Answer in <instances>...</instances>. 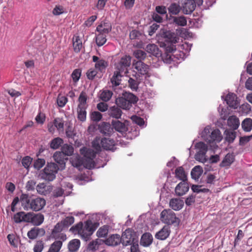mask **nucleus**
Segmentation results:
<instances>
[{
	"label": "nucleus",
	"instance_id": "nucleus-27",
	"mask_svg": "<svg viewBox=\"0 0 252 252\" xmlns=\"http://www.w3.org/2000/svg\"><path fill=\"white\" fill-rule=\"evenodd\" d=\"M240 125L239 119L236 116H231L227 119V125L234 130L237 129Z\"/></svg>",
	"mask_w": 252,
	"mask_h": 252
},
{
	"label": "nucleus",
	"instance_id": "nucleus-10",
	"mask_svg": "<svg viewBox=\"0 0 252 252\" xmlns=\"http://www.w3.org/2000/svg\"><path fill=\"white\" fill-rule=\"evenodd\" d=\"M133 66L134 68L140 74L146 75V77L150 76L149 73V66L142 61H139L133 63Z\"/></svg>",
	"mask_w": 252,
	"mask_h": 252
},
{
	"label": "nucleus",
	"instance_id": "nucleus-18",
	"mask_svg": "<svg viewBox=\"0 0 252 252\" xmlns=\"http://www.w3.org/2000/svg\"><path fill=\"white\" fill-rule=\"evenodd\" d=\"M121 242V236L119 234H112L104 241V243L109 246H116Z\"/></svg>",
	"mask_w": 252,
	"mask_h": 252
},
{
	"label": "nucleus",
	"instance_id": "nucleus-61",
	"mask_svg": "<svg viewBox=\"0 0 252 252\" xmlns=\"http://www.w3.org/2000/svg\"><path fill=\"white\" fill-rule=\"evenodd\" d=\"M45 164V159L42 158H38L34 161L33 166L35 169L39 170Z\"/></svg>",
	"mask_w": 252,
	"mask_h": 252
},
{
	"label": "nucleus",
	"instance_id": "nucleus-26",
	"mask_svg": "<svg viewBox=\"0 0 252 252\" xmlns=\"http://www.w3.org/2000/svg\"><path fill=\"white\" fill-rule=\"evenodd\" d=\"M113 129L114 128L116 131L123 133L126 130V127L125 124L119 120H113L112 122Z\"/></svg>",
	"mask_w": 252,
	"mask_h": 252
},
{
	"label": "nucleus",
	"instance_id": "nucleus-14",
	"mask_svg": "<svg viewBox=\"0 0 252 252\" xmlns=\"http://www.w3.org/2000/svg\"><path fill=\"white\" fill-rule=\"evenodd\" d=\"M195 7L196 3L194 0H186L183 5V12L185 14H190Z\"/></svg>",
	"mask_w": 252,
	"mask_h": 252
},
{
	"label": "nucleus",
	"instance_id": "nucleus-47",
	"mask_svg": "<svg viewBox=\"0 0 252 252\" xmlns=\"http://www.w3.org/2000/svg\"><path fill=\"white\" fill-rule=\"evenodd\" d=\"M173 20L174 23L180 26H185L187 23V19L184 16L174 17Z\"/></svg>",
	"mask_w": 252,
	"mask_h": 252
},
{
	"label": "nucleus",
	"instance_id": "nucleus-9",
	"mask_svg": "<svg viewBox=\"0 0 252 252\" xmlns=\"http://www.w3.org/2000/svg\"><path fill=\"white\" fill-rule=\"evenodd\" d=\"M121 239V243L125 246L131 244L136 240L134 238V235L132 233V230L129 228L126 229L123 233Z\"/></svg>",
	"mask_w": 252,
	"mask_h": 252
},
{
	"label": "nucleus",
	"instance_id": "nucleus-1",
	"mask_svg": "<svg viewBox=\"0 0 252 252\" xmlns=\"http://www.w3.org/2000/svg\"><path fill=\"white\" fill-rule=\"evenodd\" d=\"M20 201L24 210H32L35 212L42 209L46 204V201L44 198L32 197L25 193H22L20 196Z\"/></svg>",
	"mask_w": 252,
	"mask_h": 252
},
{
	"label": "nucleus",
	"instance_id": "nucleus-12",
	"mask_svg": "<svg viewBox=\"0 0 252 252\" xmlns=\"http://www.w3.org/2000/svg\"><path fill=\"white\" fill-rule=\"evenodd\" d=\"M189 190V185L187 182H181L176 187L175 192L177 195L181 196L185 194Z\"/></svg>",
	"mask_w": 252,
	"mask_h": 252
},
{
	"label": "nucleus",
	"instance_id": "nucleus-54",
	"mask_svg": "<svg viewBox=\"0 0 252 252\" xmlns=\"http://www.w3.org/2000/svg\"><path fill=\"white\" fill-rule=\"evenodd\" d=\"M82 70L80 68L75 69L71 74V77L74 82H78L81 77Z\"/></svg>",
	"mask_w": 252,
	"mask_h": 252
},
{
	"label": "nucleus",
	"instance_id": "nucleus-7",
	"mask_svg": "<svg viewBox=\"0 0 252 252\" xmlns=\"http://www.w3.org/2000/svg\"><path fill=\"white\" fill-rule=\"evenodd\" d=\"M59 167L57 164L53 162L48 163L43 170V178L48 181H52L56 178Z\"/></svg>",
	"mask_w": 252,
	"mask_h": 252
},
{
	"label": "nucleus",
	"instance_id": "nucleus-23",
	"mask_svg": "<svg viewBox=\"0 0 252 252\" xmlns=\"http://www.w3.org/2000/svg\"><path fill=\"white\" fill-rule=\"evenodd\" d=\"M153 236L150 233H145L141 238L140 244L144 247L149 246L153 242Z\"/></svg>",
	"mask_w": 252,
	"mask_h": 252
},
{
	"label": "nucleus",
	"instance_id": "nucleus-62",
	"mask_svg": "<svg viewBox=\"0 0 252 252\" xmlns=\"http://www.w3.org/2000/svg\"><path fill=\"white\" fill-rule=\"evenodd\" d=\"M22 218V211H21L15 214L12 217V219L16 223H20L23 222Z\"/></svg>",
	"mask_w": 252,
	"mask_h": 252
},
{
	"label": "nucleus",
	"instance_id": "nucleus-58",
	"mask_svg": "<svg viewBox=\"0 0 252 252\" xmlns=\"http://www.w3.org/2000/svg\"><path fill=\"white\" fill-rule=\"evenodd\" d=\"M100 241V240L97 239L95 241H93L91 242L88 245V249L89 250L93 251L96 250L98 249V246L100 244V243H99V241Z\"/></svg>",
	"mask_w": 252,
	"mask_h": 252
},
{
	"label": "nucleus",
	"instance_id": "nucleus-15",
	"mask_svg": "<svg viewBox=\"0 0 252 252\" xmlns=\"http://www.w3.org/2000/svg\"><path fill=\"white\" fill-rule=\"evenodd\" d=\"M115 146V142L113 139L106 137L101 139V146L103 149L114 151L116 149Z\"/></svg>",
	"mask_w": 252,
	"mask_h": 252
},
{
	"label": "nucleus",
	"instance_id": "nucleus-20",
	"mask_svg": "<svg viewBox=\"0 0 252 252\" xmlns=\"http://www.w3.org/2000/svg\"><path fill=\"white\" fill-rule=\"evenodd\" d=\"M44 220V217L42 214H34L32 212L30 223L34 225L38 226L43 223Z\"/></svg>",
	"mask_w": 252,
	"mask_h": 252
},
{
	"label": "nucleus",
	"instance_id": "nucleus-2",
	"mask_svg": "<svg viewBox=\"0 0 252 252\" xmlns=\"http://www.w3.org/2000/svg\"><path fill=\"white\" fill-rule=\"evenodd\" d=\"M70 230L73 233H77L82 239L87 241L94 231L95 228L91 221H87L84 226L82 222H80L71 227Z\"/></svg>",
	"mask_w": 252,
	"mask_h": 252
},
{
	"label": "nucleus",
	"instance_id": "nucleus-42",
	"mask_svg": "<svg viewBox=\"0 0 252 252\" xmlns=\"http://www.w3.org/2000/svg\"><path fill=\"white\" fill-rule=\"evenodd\" d=\"M242 127L245 131H250L252 129V119H245L242 123Z\"/></svg>",
	"mask_w": 252,
	"mask_h": 252
},
{
	"label": "nucleus",
	"instance_id": "nucleus-36",
	"mask_svg": "<svg viewBox=\"0 0 252 252\" xmlns=\"http://www.w3.org/2000/svg\"><path fill=\"white\" fill-rule=\"evenodd\" d=\"M80 246V241L79 239H74L71 240L68 244V250L77 252Z\"/></svg>",
	"mask_w": 252,
	"mask_h": 252
},
{
	"label": "nucleus",
	"instance_id": "nucleus-49",
	"mask_svg": "<svg viewBox=\"0 0 252 252\" xmlns=\"http://www.w3.org/2000/svg\"><path fill=\"white\" fill-rule=\"evenodd\" d=\"M108 233V227L104 225L100 227L96 232V235L98 237H105Z\"/></svg>",
	"mask_w": 252,
	"mask_h": 252
},
{
	"label": "nucleus",
	"instance_id": "nucleus-53",
	"mask_svg": "<svg viewBox=\"0 0 252 252\" xmlns=\"http://www.w3.org/2000/svg\"><path fill=\"white\" fill-rule=\"evenodd\" d=\"M134 56L139 61L144 60L146 57V53L141 50H136L133 53Z\"/></svg>",
	"mask_w": 252,
	"mask_h": 252
},
{
	"label": "nucleus",
	"instance_id": "nucleus-60",
	"mask_svg": "<svg viewBox=\"0 0 252 252\" xmlns=\"http://www.w3.org/2000/svg\"><path fill=\"white\" fill-rule=\"evenodd\" d=\"M97 73V72L95 68H90L86 72V76L88 79L92 80L94 78Z\"/></svg>",
	"mask_w": 252,
	"mask_h": 252
},
{
	"label": "nucleus",
	"instance_id": "nucleus-64",
	"mask_svg": "<svg viewBox=\"0 0 252 252\" xmlns=\"http://www.w3.org/2000/svg\"><path fill=\"white\" fill-rule=\"evenodd\" d=\"M28 237L29 239L34 240L37 237L36 227L32 228L27 233Z\"/></svg>",
	"mask_w": 252,
	"mask_h": 252
},
{
	"label": "nucleus",
	"instance_id": "nucleus-57",
	"mask_svg": "<svg viewBox=\"0 0 252 252\" xmlns=\"http://www.w3.org/2000/svg\"><path fill=\"white\" fill-rule=\"evenodd\" d=\"M196 147L199 149V152L206 154L208 151V146L203 142H199L196 144Z\"/></svg>",
	"mask_w": 252,
	"mask_h": 252
},
{
	"label": "nucleus",
	"instance_id": "nucleus-8",
	"mask_svg": "<svg viewBox=\"0 0 252 252\" xmlns=\"http://www.w3.org/2000/svg\"><path fill=\"white\" fill-rule=\"evenodd\" d=\"M210 128L209 127H206L203 131L202 136L204 137L206 141L210 143L214 141L220 142L222 139L220 130L218 129H214L208 137L207 134L210 133Z\"/></svg>",
	"mask_w": 252,
	"mask_h": 252
},
{
	"label": "nucleus",
	"instance_id": "nucleus-4",
	"mask_svg": "<svg viewBox=\"0 0 252 252\" xmlns=\"http://www.w3.org/2000/svg\"><path fill=\"white\" fill-rule=\"evenodd\" d=\"M162 36L165 38V42H166L167 44H169L166 47V51L172 53L175 51L176 48L173 44L177 43L179 39L175 33L170 31H166L163 32Z\"/></svg>",
	"mask_w": 252,
	"mask_h": 252
},
{
	"label": "nucleus",
	"instance_id": "nucleus-43",
	"mask_svg": "<svg viewBox=\"0 0 252 252\" xmlns=\"http://www.w3.org/2000/svg\"><path fill=\"white\" fill-rule=\"evenodd\" d=\"M63 143V140L60 137L54 138L50 143V147L51 149L56 150L58 149Z\"/></svg>",
	"mask_w": 252,
	"mask_h": 252
},
{
	"label": "nucleus",
	"instance_id": "nucleus-51",
	"mask_svg": "<svg viewBox=\"0 0 252 252\" xmlns=\"http://www.w3.org/2000/svg\"><path fill=\"white\" fill-rule=\"evenodd\" d=\"M54 125L59 131H63L64 121L62 119L57 118L54 120Z\"/></svg>",
	"mask_w": 252,
	"mask_h": 252
},
{
	"label": "nucleus",
	"instance_id": "nucleus-29",
	"mask_svg": "<svg viewBox=\"0 0 252 252\" xmlns=\"http://www.w3.org/2000/svg\"><path fill=\"white\" fill-rule=\"evenodd\" d=\"M100 131L105 135H110L113 131V127H111L109 124L103 122L100 126Z\"/></svg>",
	"mask_w": 252,
	"mask_h": 252
},
{
	"label": "nucleus",
	"instance_id": "nucleus-37",
	"mask_svg": "<svg viewBox=\"0 0 252 252\" xmlns=\"http://www.w3.org/2000/svg\"><path fill=\"white\" fill-rule=\"evenodd\" d=\"M87 107H77V118L81 122H84L86 119Z\"/></svg>",
	"mask_w": 252,
	"mask_h": 252
},
{
	"label": "nucleus",
	"instance_id": "nucleus-48",
	"mask_svg": "<svg viewBox=\"0 0 252 252\" xmlns=\"http://www.w3.org/2000/svg\"><path fill=\"white\" fill-rule=\"evenodd\" d=\"M101 139L100 137H96L92 142L93 147L98 152L101 151Z\"/></svg>",
	"mask_w": 252,
	"mask_h": 252
},
{
	"label": "nucleus",
	"instance_id": "nucleus-30",
	"mask_svg": "<svg viewBox=\"0 0 252 252\" xmlns=\"http://www.w3.org/2000/svg\"><path fill=\"white\" fill-rule=\"evenodd\" d=\"M234 157L232 154H227L223 159L220 163L221 167H228L234 161Z\"/></svg>",
	"mask_w": 252,
	"mask_h": 252
},
{
	"label": "nucleus",
	"instance_id": "nucleus-6",
	"mask_svg": "<svg viewBox=\"0 0 252 252\" xmlns=\"http://www.w3.org/2000/svg\"><path fill=\"white\" fill-rule=\"evenodd\" d=\"M131 58L129 55H124L121 58L118 62L115 63V69L123 72L124 74L128 73V68L131 64Z\"/></svg>",
	"mask_w": 252,
	"mask_h": 252
},
{
	"label": "nucleus",
	"instance_id": "nucleus-52",
	"mask_svg": "<svg viewBox=\"0 0 252 252\" xmlns=\"http://www.w3.org/2000/svg\"><path fill=\"white\" fill-rule=\"evenodd\" d=\"M63 227L62 224H61V222L60 223H57L53 229L52 230L51 236L55 239H57V234L62 231Z\"/></svg>",
	"mask_w": 252,
	"mask_h": 252
},
{
	"label": "nucleus",
	"instance_id": "nucleus-41",
	"mask_svg": "<svg viewBox=\"0 0 252 252\" xmlns=\"http://www.w3.org/2000/svg\"><path fill=\"white\" fill-rule=\"evenodd\" d=\"M169 13L172 15H177L181 10V7L179 4L172 3L168 8Z\"/></svg>",
	"mask_w": 252,
	"mask_h": 252
},
{
	"label": "nucleus",
	"instance_id": "nucleus-31",
	"mask_svg": "<svg viewBox=\"0 0 252 252\" xmlns=\"http://www.w3.org/2000/svg\"><path fill=\"white\" fill-rule=\"evenodd\" d=\"M62 246V241L56 240L50 245L49 250L47 252H60Z\"/></svg>",
	"mask_w": 252,
	"mask_h": 252
},
{
	"label": "nucleus",
	"instance_id": "nucleus-50",
	"mask_svg": "<svg viewBox=\"0 0 252 252\" xmlns=\"http://www.w3.org/2000/svg\"><path fill=\"white\" fill-rule=\"evenodd\" d=\"M74 222V218L72 216H68L66 217L64 220L61 221L63 227H68Z\"/></svg>",
	"mask_w": 252,
	"mask_h": 252
},
{
	"label": "nucleus",
	"instance_id": "nucleus-63",
	"mask_svg": "<svg viewBox=\"0 0 252 252\" xmlns=\"http://www.w3.org/2000/svg\"><path fill=\"white\" fill-rule=\"evenodd\" d=\"M32 161V158L29 156H27L22 159V164L25 168H28L31 165Z\"/></svg>",
	"mask_w": 252,
	"mask_h": 252
},
{
	"label": "nucleus",
	"instance_id": "nucleus-13",
	"mask_svg": "<svg viewBox=\"0 0 252 252\" xmlns=\"http://www.w3.org/2000/svg\"><path fill=\"white\" fill-rule=\"evenodd\" d=\"M93 61L95 63V68L100 72L104 71L108 65V63L107 61L103 59H99L98 57L95 56L93 57Z\"/></svg>",
	"mask_w": 252,
	"mask_h": 252
},
{
	"label": "nucleus",
	"instance_id": "nucleus-19",
	"mask_svg": "<svg viewBox=\"0 0 252 252\" xmlns=\"http://www.w3.org/2000/svg\"><path fill=\"white\" fill-rule=\"evenodd\" d=\"M112 30V25L110 22H101V23L97 26L96 31L101 33L105 34H108Z\"/></svg>",
	"mask_w": 252,
	"mask_h": 252
},
{
	"label": "nucleus",
	"instance_id": "nucleus-46",
	"mask_svg": "<svg viewBox=\"0 0 252 252\" xmlns=\"http://www.w3.org/2000/svg\"><path fill=\"white\" fill-rule=\"evenodd\" d=\"M87 96L85 92L82 91L79 96L78 107H87Z\"/></svg>",
	"mask_w": 252,
	"mask_h": 252
},
{
	"label": "nucleus",
	"instance_id": "nucleus-59",
	"mask_svg": "<svg viewBox=\"0 0 252 252\" xmlns=\"http://www.w3.org/2000/svg\"><path fill=\"white\" fill-rule=\"evenodd\" d=\"M44 244L42 241H37L33 248L34 252H41L44 248Z\"/></svg>",
	"mask_w": 252,
	"mask_h": 252
},
{
	"label": "nucleus",
	"instance_id": "nucleus-35",
	"mask_svg": "<svg viewBox=\"0 0 252 252\" xmlns=\"http://www.w3.org/2000/svg\"><path fill=\"white\" fill-rule=\"evenodd\" d=\"M73 47L75 53H79L82 47V43L79 36L73 37Z\"/></svg>",
	"mask_w": 252,
	"mask_h": 252
},
{
	"label": "nucleus",
	"instance_id": "nucleus-39",
	"mask_svg": "<svg viewBox=\"0 0 252 252\" xmlns=\"http://www.w3.org/2000/svg\"><path fill=\"white\" fill-rule=\"evenodd\" d=\"M224 134L225 135V140L229 143H232L236 136V132L231 130H225Z\"/></svg>",
	"mask_w": 252,
	"mask_h": 252
},
{
	"label": "nucleus",
	"instance_id": "nucleus-34",
	"mask_svg": "<svg viewBox=\"0 0 252 252\" xmlns=\"http://www.w3.org/2000/svg\"><path fill=\"white\" fill-rule=\"evenodd\" d=\"M113 94L112 91L104 90L100 92L99 98L104 102H107L111 99Z\"/></svg>",
	"mask_w": 252,
	"mask_h": 252
},
{
	"label": "nucleus",
	"instance_id": "nucleus-3",
	"mask_svg": "<svg viewBox=\"0 0 252 252\" xmlns=\"http://www.w3.org/2000/svg\"><path fill=\"white\" fill-rule=\"evenodd\" d=\"M80 153L84 155L82 158L83 166L89 169L94 168L95 165L94 159L96 153L91 149L83 147L80 149Z\"/></svg>",
	"mask_w": 252,
	"mask_h": 252
},
{
	"label": "nucleus",
	"instance_id": "nucleus-28",
	"mask_svg": "<svg viewBox=\"0 0 252 252\" xmlns=\"http://www.w3.org/2000/svg\"><path fill=\"white\" fill-rule=\"evenodd\" d=\"M175 177L182 180V182L187 181V177L183 167H177L175 171Z\"/></svg>",
	"mask_w": 252,
	"mask_h": 252
},
{
	"label": "nucleus",
	"instance_id": "nucleus-24",
	"mask_svg": "<svg viewBox=\"0 0 252 252\" xmlns=\"http://www.w3.org/2000/svg\"><path fill=\"white\" fill-rule=\"evenodd\" d=\"M123 72H121L120 71L116 70L113 76L111 78V82L112 84L115 86H119L121 81V78L124 75Z\"/></svg>",
	"mask_w": 252,
	"mask_h": 252
},
{
	"label": "nucleus",
	"instance_id": "nucleus-32",
	"mask_svg": "<svg viewBox=\"0 0 252 252\" xmlns=\"http://www.w3.org/2000/svg\"><path fill=\"white\" fill-rule=\"evenodd\" d=\"M70 162L73 166L78 168L79 170L83 164L82 158L78 155L73 156L70 159Z\"/></svg>",
	"mask_w": 252,
	"mask_h": 252
},
{
	"label": "nucleus",
	"instance_id": "nucleus-33",
	"mask_svg": "<svg viewBox=\"0 0 252 252\" xmlns=\"http://www.w3.org/2000/svg\"><path fill=\"white\" fill-rule=\"evenodd\" d=\"M123 96L129 104L132 105V104L136 103L138 100V97L131 93L125 92L123 94Z\"/></svg>",
	"mask_w": 252,
	"mask_h": 252
},
{
	"label": "nucleus",
	"instance_id": "nucleus-45",
	"mask_svg": "<svg viewBox=\"0 0 252 252\" xmlns=\"http://www.w3.org/2000/svg\"><path fill=\"white\" fill-rule=\"evenodd\" d=\"M74 152V149L72 146L67 144H64L62 147V151L66 157L67 156H71Z\"/></svg>",
	"mask_w": 252,
	"mask_h": 252
},
{
	"label": "nucleus",
	"instance_id": "nucleus-38",
	"mask_svg": "<svg viewBox=\"0 0 252 252\" xmlns=\"http://www.w3.org/2000/svg\"><path fill=\"white\" fill-rule=\"evenodd\" d=\"M203 170L200 166H195L191 171L192 178L198 180L202 175Z\"/></svg>",
	"mask_w": 252,
	"mask_h": 252
},
{
	"label": "nucleus",
	"instance_id": "nucleus-44",
	"mask_svg": "<svg viewBox=\"0 0 252 252\" xmlns=\"http://www.w3.org/2000/svg\"><path fill=\"white\" fill-rule=\"evenodd\" d=\"M106 34H105L98 32L96 36L95 41L98 46L103 45L106 43Z\"/></svg>",
	"mask_w": 252,
	"mask_h": 252
},
{
	"label": "nucleus",
	"instance_id": "nucleus-22",
	"mask_svg": "<svg viewBox=\"0 0 252 252\" xmlns=\"http://www.w3.org/2000/svg\"><path fill=\"white\" fill-rule=\"evenodd\" d=\"M170 207L175 211L181 210L184 206V201L179 198H172L169 202Z\"/></svg>",
	"mask_w": 252,
	"mask_h": 252
},
{
	"label": "nucleus",
	"instance_id": "nucleus-5",
	"mask_svg": "<svg viewBox=\"0 0 252 252\" xmlns=\"http://www.w3.org/2000/svg\"><path fill=\"white\" fill-rule=\"evenodd\" d=\"M161 221L167 224H178L179 220L174 212L170 209H164L160 213Z\"/></svg>",
	"mask_w": 252,
	"mask_h": 252
},
{
	"label": "nucleus",
	"instance_id": "nucleus-55",
	"mask_svg": "<svg viewBox=\"0 0 252 252\" xmlns=\"http://www.w3.org/2000/svg\"><path fill=\"white\" fill-rule=\"evenodd\" d=\"M90 118L93 121L97 122L101 120L102 115L98 111H94L91 113Z\"/></svg>",
	"mask_w": 252,
	"mask_h": 252
},
{
	"label": "nucleus",
	"instance_id": "nucleus-56",
	"mask_svg": "<svg viewBox=\"0 0 252 252\" xmlns=\"http://www.w3.org/2000/svg\"><path fill=\"white\" fill-rule=\"evenodd\" d=\"M46 186L44 183H40L36 186V190L38 193L43 195L47 194L48 191L46 189Z\"/></svg>",
	"mask_w": 252,
	"mask_h": 252
},
{
	"label": "nucleus",
	"instance_id": "nucleus-11",
	"mask_svg": "<svg viewBox=\"0 0 252 252\" xmlns=\"http://www.w3.org/2000/svg\"><path fill=\"white\" fill-rule=\"evenodd\" d=\"M227 104L234 109H236L239 105L238 97L236 94L233 93H229L225 98Z\"/></svg>",
	"mask_w": 252,
	"mask_h": 252
},
{
	"label": "nucleus",
	"instance_id": "nucleus-16",
	"mask_svg": "<svg viewBox=\"0 0 252 252\" xmlns=\"http://www.w3.org/2000/svg\"><path fill=\"white\" fill-rule=\"evenodd\" d=\"M171 232L170 228L168 225H164L155 234V238L160 240H164L168 237Z\"/></svg>",
	"mask_w": 252,
	"mask_h": 252
},
{
	"label": "nucleus",
	"instance_id": "nucleus-40",
	"mask_svg": "<svg viewBox=\"0 0 252 252\" xmlns=\"http://www.w3.org/2000/svg\"><path fill=\"white\" fill-rule=\"evenodd\" d=\"M146 50L149 53L157 56L159 54V49L154 44H149L146 46Z\"/></svg>",
	"mask_w": 252,
	"mask_h": 252
},
{
	"label": "nucleus",
	"instance_id": "nucleus-21",
	"mask_svg": "<svg viewBox=\"0 0 252 252\" xmlns=\"http://www.w3.org/2000/svg\"><path fill=\"white\" fill-rule=\"evenodd\" d=\"M122 111L118 106H113L109 108L108 110V114L110 117L119 119L121 118Z\"/></svg>",
	"mask_w": 252,
	"mask_h": 252
},
{
	"label": "nucleus",
	"instance_id": "nucleus-25",
	"mask_svg": "<svg viewBox=\"0 0 252 252\" xmlns=\"http://www.w3.org/2000/svg\"><path fill=\"white\" fill-rule=\"evenodd\" d=\"M115 102L118 107L124 110H129L131 107V104H129L123 96L116 98Z\"/></svg>",
	"mask_w": 252,
	"mask_h": 252
},
{
	"label": "nucleus",
	"instance_id": "nucleus-17",
	"mask_svg": "<svg viewBox=\"0 0 252 252\" xmlns=\"http://www.w3.org/2000/svg\"><path fill=\"white\" fill-rule=\"evenodd\" d=\"M53 158L55 161L58 163L62 169L64 168L65 165V161L68 158L61 152H56L53 155Z\"/></svg>",
	"mask_w": 252,
	"mask_h": 252
}]
</instances>
